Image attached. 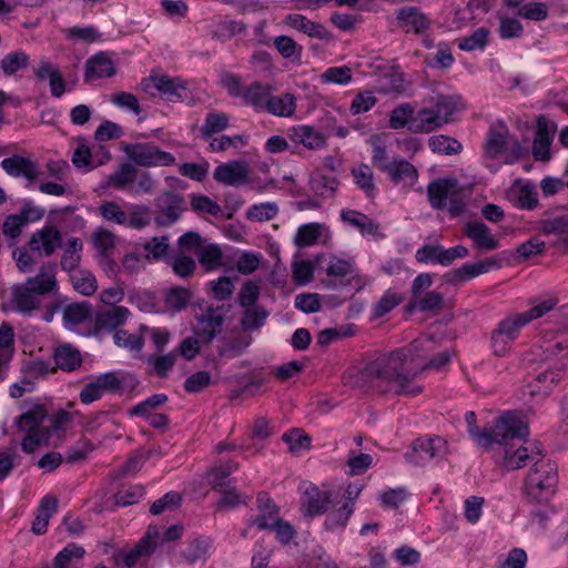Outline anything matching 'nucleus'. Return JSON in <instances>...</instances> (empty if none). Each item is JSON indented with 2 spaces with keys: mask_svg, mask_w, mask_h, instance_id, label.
<instances>
[{
  "mask_svg": "<svg viewBox=\"0 0 568 568\" xmlns=\"http://www.w3.org/2000/svg\"><path fill=\"white\" fill-rule=\"evenodd\" d=\"M542 456V450L538 443H534L530 447L520 446L515 450L506 446L504 466L507 470L520 469L527 466L528 462H532L534 465L535 460Z\"/></svg>",
  "mask_w": 568,
  "mask_h": 568,
  "instance_id": "nucleus-9",
  "label": "nucleus"
},
{
  "mask_svg": "<svg viewBox=\"0 0 568 568\" xmlns=\"http://www.w3.org/2000/svg\"><path fill=\"white\" fill-rule=\"evenodd\" d=\"M354 273H355V266H354L353 261L344 260V258L336 257V256H334L332 258V261L329 262V264L326 268V274L329 277L343 278L346 276H351L345 283H343L344 285H347L351 283V280L354 277Z\"/></svg>",
  "mask_w": 568,
  "mask_h": 568,
  "instance_id": "nucleus-46",
  "label": "nucleus"
},
{
  "mask_svg": "<svg viewBox=\"0 0 568 568\" xmlns=\"http://www.w3.org/2000/svg\"><path fill=\"white\" fill-rule=\"evenodd\" d=\"M323 224L312 222L303 224L297 229L294 243L297 247H306L317 243L321 237Z\"/></svg>",
  "mask_w": 568,
  "mask_h": 568,
  "instance_id": "nucleus-37",
  "label": "nucleus"
},
{
  "mask_svg": "<svg viewBox=\"0 0 568 568\" xmlns=\"http://www.w3.org/2000/svg\"><path fill=\"white\" fill-rule=\"evenodd\" d=\"M353 79L352 69L347 65L331 67L321 74L322 82L334 83L338 85L348 84Z\"/></svg>",
  "mask_w": 568,
  "mask_h": 568,
  "instance_id": "nucleus-61",
  "label": "nucleus"
},
{
  "mask_svg": "<svg viewBox=\"0 0 568 568\" xmlns=\"http://www.w3.org/2000/svg\"><path fill=\"white\" fill-rule=\"evenodd\" d=\"M562 374L564 372L561 368H552L550 366H547L542 371L536 373L534 376V382L541 384V386L529 384L528 387L530 388V395L534 396L536 394H549L552 385L561 379Z\"/></svg>",
  "mask_w": 568,
  "mask_h": 568,
  "instance_id": "nucleus-25",
  "label": "nucleus"
},
{
  "mask_svg": "<svg viewBox=\"0 0 568 568\" xmlns=\"http://www.w3.org/2000/svg\"><path fill=\"white\" fill-rule=\"evenodd\" d=\"M382 172H386L396 184L406 179L413 184L418 178L416 168L406 160L392 161L389 164H383Z\"/></svg>",
  "mask_w": 568,
  "mask_h": 568,
  "instance_id": "nucleus-24",
  "label": "nucleus"
},
{
  "mask_svg": "<svg viewBox=\"0 0 568 568\" xmlns=\"http://www.w3.org/2000/svg\"><path fill=\"white\" fill-rule=\"evenodd\" d=\"M129 315V310L124 306L113 305L111 308L98 312L94 318L93 335H98L102 329L113 331L124 324Z\"/></svg>",
  "mask_w": 568,
  "mask_h": 568,
  "instance_id": "nucleus-15",
  "label": "nucleus"
},
{
  "mask_svg": "<svg viewBox=\"0 0 568 568\" xmlns=\"http://www.w3.org/2000/svg\"><path fill=\"white\" fill-rule=\"evenodd\" d=\"M435 109L442 115L446 123L449 122L450 116L460 110L465 109V103L459 94H438L434 104Z\"/></svg>",
  "mask_w": 568,
  "mask_h": 568,
  "instance_id": "nucleus-30",
  "label": "nucleus"
},
{
  "mask_svg": "<svg viewBox=\"0 0 568 568\" xmlns=\"http://www.w3.org/2000/svg\"><path fill=\"white\" fill-rule=\"evenodd\" d=\"M447 453L448 445L446 439L443 437H419L412 443L409 449L405 453L404 458L408 464L414 466H424L432 459H444Z\"/></svg>",
  "mask_w": 568,
  "mask_h": 568,
  "instance_id": "nucleus-3",
  "label": "nucleus"
},
{
  "mask_svg": "<svg viewBox=\"0 0 568 568\" xmlns=\"http://www.w3.org/2000/svg\"><path fill=\"white\" fill-rule=\"evenodd\" d=\"M192 297V292L182 286H173L165 294L166 306L175 312L184 310Z\"/></svg>",
  "mask_w": 568,
  "mask_h": 568,
  "instance_id": "nucleus-43",
  "label": "nucleus"
},
{
  "mask_svg": "<svg viewBox=\"0 0 568 568\" xmlns=\"http://www.w3.org/2000/svg\"><path fill=\"white\" fill-rule=\"evenodd\" d=\"M93 314L92 304L88 301L71 303L63 308V323L73 327L90 320Z\"/></svg>",
  "mask_w": 568,
  "mask_h": 568,
  "instance_id": "nucleus-23",
  "label": "nucleus"
},
{
  "mask_svg": "<svg viewBox=\"0 0 568 568\" xmlns=\"http://www.w3.org/2000/svg\"><path fill=\"white\" fill-rule=\"evenodd\" d=\"M33 294L34 292L29 286L13 290V302L19 312L27 313L39 308L40 302Z\"/></svg>",
  "mask_w": 568,
  "mask_h": 568,
  "instance_id": "nucleus-42",
  "label": "nucleus"
},
{
  "mask_svg": "<svg viewBox=\"0 0 568 568\" xmlns=\"http://www.w3.org/2000/svg\"><path fill=\"white\" fill-rule=\"evenodd\" d=\"M196 257L205 271L211 272L222 265L223 252L217 244H209L196 251Z\"/></svg>",
  "mask_w": 568,
  "mask_h": 568,
  "instance_id": "nucleus-36",
  "label": "nucleus"
},
{
  "mask_svg": "<svg viewBox=\"0 0 568 568\" xmlns=\"http://www.w3.org/2000/svg\"><path fill=\"white\" fill-rule=\"evenodd\" d=\"M377 362L381 379L395 382L406 372L407 354L404 349L398 348L386 356L377 358Z\"/></svg>",
  "mask_w": 568,
  "mask_h": 568,
  "instance_id": "nucleus-11",
  "label": "nucleus"
},
{
  "mask_svg": "<svg viewBox=\"0 0 568 568\" xmlns=\"http://www.w3.org/2000/svg\"><path fill=\"white\" fill-rule=\"evenodd\" d=\"M148 81H151L153 87L168 101L175 102L186 97L187 89L179 78H171L168 74L150 75V78L143 79L142 81L144 90L149 88V85L145 84Z\"/></svg>",
  "mask_w": 568,
  "mask_h": 568,
  "instance_id": "nucleus-7",
  "label": "nucleus"
},
{
  "mask_svg": "<svg viewBox=\"0 0 568 568\" xmlns=\"http://www.w3.org/2000/svg\"><path fill=\"white\" fill-rule=\"evenodd\" d=\"M83 243L79 237H71L68 241L64 253L61 257L60 265L63 271L70 272L77 268L81 262Z\"/></svg>",
  "mask_w": 568,
  "mask_h": 568,
  "instance_id": "nucleus-38",
  "label": "nucleus"
},
{
  "mask_svg": "<svg viewBox=\"0 0 568 568\" xmlns=\"http://www.w3.org/2000/svg\"><path fill=\"white\" fill-rule=\"evenodd\" d=\"M353 506L346 501L338 509L329 513L325 520L324 527L326 530H334L336 528H344L353 514Z\"/></svg>",
  "mask_w": 568,
  "mask_h": 568,
  "instance_id": "nucleus-47",
  "label": "nucleus"
},
{
  "mask_svg": "<svg viewBox=\"0 0 568 568\" xmlns=\"http://www.w3.org/2000/svg\"><path fill=\"white\" fill-rule=\"evenodd\" d=\"M28 64L29 55L23 51L10 52L1 60V68L6 75H12L17 71L27 68Z\"/></svg>",
  "mask_w": 568,
  "mask_h": 568,
  "instance_id": "nucleus-51",
  "label": "nucleus"
},
{
  "mask_svg": "<svg viewBox=\"0 0 568 568\" xmlns=\"http://www.w3.org/2000/svg\"><path fill=\"white\" fill-rule=\"evenodd\" d=\"M403 302V296L398 293L386 291L379 301L374 305L373 314L375 317H383Z\"/></svg>",
  "mask_w": 568,
  "mask_h": 568,
  "instance_id": "nucleus-64",
  "label": "nucleus"
},
{
  "mask_svg": "<svg viewBox=\"0 0 568 568\" xmlns=\"http://www.w3.org/2000/svg\"><path fill=\"white\" fill-rule=\"evenodd\" d=\"M169 400V397L166 394L158 393L153 394L146 399L140 402L135 406H133L129 410L130 416H144L146 414L152 413L153 409H156L161 405L165 404Z\"/></svg>",
  "mask_w": 568,
  "mask_h": 568,
  "instance_id": "nucleus-53",
  "label": "nucleus"
},
{
  "mask_svg": "<svg viewBox=\"0 0 568 568\" xmlns=\"http://www.w3.org/2000/svg\"><path fill=\"white\" fill-rule=\"evenodd\" d=\"M53 359L55 363L53 367L63 372H74L83 362L81 352L71 344L57 346L53 352Z\"/></svg>",
  "mask_w": 568,
  "mask_h": 568,
  "instance_id": "nucleus-19",
  "label": "nucleus"
},
{
  "mask_svg": "<svg viewBox=\"0 0 568 568\" xmlns=\"http://www.w3.org/2000/svg\"><path fill=\"white\" fill-rule=\"evenodd\" d=\"M48 409L44 404L32 406L14 419V426L27 434L33 433L48 418Z\"/></svg>",
  "mask_w": 568,
  "mask_h": 568,
  "instance_id": "nucleus-20",
  "label": "nucleus"
},
{
  "mask_svg": "<svg viewBox=\"0 0 568 568\" xmlns=\"http://www.w3.org/2000/svg\"><path fill=\"white\" fill-rule=\"evenodd\" d=\"M526 325L527 320L520 313L515 317H507L500 321L495 329L498 331V334L507 336L506 338L515 341L519 331Z\"/></svg>",
  "mask_w": 568,
  "mask_h": 568,
  "instance_id": "nucleus-54",
  "label": "nucleus"
},
{
  "mask_svg": "<svg viewBox=\"0 0 568 568\" xmlns=\"http://www.w3.org/2000/svg\"><path fill=\"white\" fill-rule=\"evenodd\" d=\"M558 484V466L555 462L542 456L535 460L525 480L529 497L538 503L547 501L555 493Z\"/></svg>",
  "mask_w": 568,
  "mask_h": 568,
  "instance_id": "nucleus-2",
  "label": "nucleus"
},
{
  "mask_svg": "<svg viewBox=\"0 0 568 568\" xmlns=\"http://www.w3.org/2000/svg\"><path fill=\"white\" fill-rule=\"evenodd\" d=\"M265 381L266 378L262 374V368L252 371L248 374L247 382H245L243 386L231 392L230 399L235 400L236 398L245 395H254L253 389L260 388Z\"/></svg>",
  "mask_w": 568,
  "mask_h": 568,
  "instance_id": "nucleus-50",
  "label": "nucleus"
},
{
  "mask_svg": "<svg viewBox=\"0 0 568 568\" xmlns=\"http://www.w3.org/2000/svg\"><path fill=\"white\" fill-rule=\"evenodd\" d=\"M58 510V499L54 496H44L37 509L38 514L32 521L31 531L34 535H43L48 530L50 517Z\"/></svg>",
  "mask_w": 568,
  "mask_h": 568,
  "instance_id": "nucleus-21",
  "label": "nucleus"
},
{
  "mask_svg": "<svg viewBox=\"0 0 568 568\" xmlns=\"http://www.w3.org/2000/svg\"><path fill=\"white\" fill-rule=\"evenodd\" d=\"M260 297L258 282L254 280L246 281L237 294V304L242 307L254 306Z\"/></svg>",
  "mask_w": 568,
  "mask_h": 568,
  "instance_id": "nucleus-63",
  "label": "nucleus"
},
{
  "mask_svg": "<svg viewBox=\"0 0 568 568\" xmlns=\"http://www.w3.org/2000/svg\"><path fill=\"white\" fill-rule=\"evenodd\" d=\"M282 440L288 445V452L297 454L300 450H307L311 448L312 438L302 428H291L282 435Z\"/></svg>",
  "mask_w": 568,
  "mask_h": 568,
  "instance_id": "nucleus-35",
  "label": "nucleus"
},
{
  "mask_svg": "<svg viewBox=\"0 0 568 568\" xmlns=\"http://www.w3.org/2000/svg\"><path fill=\"white\" fill-rule=\"evenodd\" d=\"M270 97V90L264 87L261 82H253L242 93L244 103L252 105L255 109H265V103Z\"/></svg>",
  "mask_w": 568,
  "mask_h": 568,
  "instance_id": "nucleus-39",
  "label": "nucleus"
},
{
  "mask_svg": "<svg viewBox=\"0 0 568 568\" xmlns=\"http://www.w3.org/2000/svg\"><path fill=\"white\" fill-rule=\"evenodd\" d=\"M288 138L311 150L320 149L326 143V138L310 125H298L290 129Z\"/></svg>",
  "mask_w": 568,
  "mask_h": 568,
  "instance_id": "nucleus-22",
  "label": "nucleus"
},
{
  "mask_svg": "<svg viewBox=\"0 0 568 568\" xmlns=\"http://www.w3.org/2000/svg\"><path fill=\"white\" fill-rule=\"evenodd\" d=\"M257 509L260 514L252 519L251 525L261 530L270 529L274 521L280 520V508L266 491L257 494Z\"/></svg>",
  "mask_w": 568,
  "mask_h": 568,
  "instance_id": "nucleus-13",
  "label": "nucleus"
},
{
  "mask_svg": "<svg viewBox=\"0 0 568 568\" xmlns=\"http://www.w3.org/2000/svg\"><path fill=\"white\" fill-rule=\"evenodd\" d=\"M481 275L478 263H465L458 268H453L443 275L446 283L457 286Z\"/></svg>",
  "mask_w": 568,
  "mask_h": 568,
  "instance_id": "nucleus-32",
  "label": "nucleus"
},
{
  "mask_svg": "<svg viewBox=\"0 0 568 568\" xmlns=\"http://www.w3.org/2000/svg\"><path fill=\"white\" fill-rule=\"evenodd\" d=\"M355 184L365 192L367 197H374L375 184L373 182V172L367 164H362L358 169H352Z\"/></svg>",
  "mask_w": 568,
  "mask_h": 568,
  "instance_id": "nucleus-49",
  "label": "nucleus"
},
{
  "mask_svg": "<svg viewBox=\"0 0 568 568\" xmlns=\"http://www.w3.org/2000/svg\"><path fill=\"white\" fill-rule=\"evenodd\" d=\"M122 149L128 158L140 166H170L175 163L172 153L162 151L152 143H124Z\"/></svg>",
  "mask_w": 568,
  "mask_h": 568,
  "instance_id": "nucleus-4",
  "label": "nucleus"
},
{
  "mask_svg": "<svg viewBox=\"0 0 568 568\" xmlns=\"http://www.w3.org/2000/svg\"><path fill=\"white\" fill-rule=\"evenodd\" d=\"M292 277L297 286H304L314 278V265L311 261L302 260L292 264Z\"/></svg>",
  "mask_w": 568,
  "mask_h": 568,
  "instance_id": "nucleus-59",
  "label": "nucleus"
},
{
  "mask_svg": "<svg viewBox=\"0 0 568 568\" xmlns=\"http://www.w3.org/2000/svg\"><path fill=\"white\" fill-rule=\"evenodd\" d=\"M465 422L470 438L485 449H489L494 444L508 445L509 439H524L529 435L528 424L511 412L496 418L489 428H479L476 414L471 410L465 414Z\"/></svg>",
  "mask_w": 568,
  "mask_h": 568,
  "instance_id": "nucleus-1",
  "label": "nucleus"
},
{
  "mask_svg": "<svg viewBox=\"0 0 568 568\" xmlns=\"http://www.w3.org/2000/svg\"><path fill=\"white\" fill-rule=\"evenodd\" d=\"M212 384L211 374L206 371H197L190 375L183 384L187 393L200 394Z\"/></svg>",
  "mask_w": 568,
  "mask_h": 568,
  "instance_id": "nucleus-62",
  "label": "nucleus"
},
{
  "mask_svg": "<svg viewBox=\"0 0 568 568\" xmlns=\"http://www.w3.org/2000/svg\"><path fill=\"white\" fill-rule=\"evenodd\" d=\"M0 165L8 175L22 176L30 182L36 181L40 174L36 162L19 154L3 159Z\"/></svg>",
  "mask_w": 568,
  "mask_h": 568,
  "instance_id": "nucleus-10",
  "label": "nucleus"
},
{
  "mask_svg": "<svg viewBox=\"0 0 568 568\" xmlns=\"http://www.w3.org/2000/svg\"><path fill=\"white\" fill-rule=\"evenodd\" d=\"M464 234L474 241V246L479 251H494L499 247V241L490 234V229L481 221L467 222Z\"/></svg>",
  "mask_w": 568,
  "mask_h": 568,
  "instance_id": "nucleus-12",
  "label": "nucleus"
},
{
  "mask_svg": "<svg viewBox=\"0 0 568 568\" xmlns=\"http://www.w3.org/2000/svg\"><path fill=\"white\" fill-rule=\"evenodd\" d=\"M501 126L504 131L490 129L487 133L485 153L493 160L497 159L507 150L506 134L508 133V129L504 124H501Z\"/></svg>",
  "mask_w": 568,
  "mask_h": 568,
  "instance_id": "nucleus-31",
  "label": "nucleus"
},
{
  "mask_svg": "<svg viewBox=\"0 0 568 568\" xmlns=\"http://www.w3.org/2000/svg\"><path fill=\"white\" fill-rule=\"evenodd\" d=\"M136 170L129 163L120 164L119 169L108 176V181L102 184V187L113 185L115 189H123L135 179Z\"/></svg>",
  "mask_w": 568,
  "mask_h": 568,
  "instance_id": "nucleus-44",
  "label": "nucleus"
},
{
  "mask_svg": "<svg viewBox=\"0 0 568 568\" xmlns=\"http://www.w3.org/2000/svg\"><path fill=\"white\" fill-rule=\"evenodd\" d=\"M168 263L172 266L175 275L182 278H190L194 275L196 263L193 257L178 253Z\"/></svg>",
  "mask_w": 568,
  "mask_h": 568,
  "instance_id": "nucleus-48",
  "label": "nucleus"
},
{
  "mask_svg": "<svg viewBox=\"0 0 568 568\" xmlns=\"http://www.w3.org/2000/svg\"><path fill=\"white\" fill-rule=\"evenodd\" d=\"M230 126V116L224 112L211 111L205 115L201 128V138L209 140L213 134L224 131Z\"/></svg>",
  "mask_w": 568,
  "mask_h": 568,
  "instance_id": "nucleus-29",
  "label": "nucleus"
},
{
  "mask_svg": "<svg viewBox=\"0 0 568 568\" xmlns=\"http://www.w3.org/2000/svg\"><path fill=\"white\" fill-rule=\"evenodd\" d=\"M419 375V371H406L398 379L395 394L396 395H407V396H417L419 395L424 387L420 385L410 386L413 381Z\"/></svg>",
  "mask_w": 568,
  "mask_h": 568,
  "instance_id": "nucleus-55",
  "label": "nucleus"
},
{
  "mask_svg": "<svg viewBox=\"0 0 568 568\" xmlns=\"http://www.w3.org/2000/svg\"><path fill=\"white\" fill-rule=\"evenodd\" d=\"M145 489L142 485H132L126 489H121L114 495V504L119 507H126L140 501L144 496Z\"/></svg>",
  "mask_w": 568,
  "mask_h": 568,
  "instance_id": "nucleus-60",
  "label": "nucleus"
},
{
  "mask_svg": "<svg viewBox=\"0 0 568 568\" xmlns=\"http://www.w3.org/2000/svg\"><path fill=\"white\" fill-rule=\"evenodd\" d=\"M489 36L490 30L485 27H480L471 34L458 39V48L468 52L476 50L483 51L489 43Z\"/></svg>",
  "mask_w": 568,
  "mask_h": 568,
  "instance_id": "nucleus-34",
  "label": "nucleus"
},
{
  "mask_svg": "<svg viewBox=\"0 0 568 568\" xmlns=\"http://www.w3.org/2000/svg\"><path fill=\"white\" fill-rule=\"evenodd\" d=\"M224 345L219 347L217 355L220 357L234 358L240 356L246 347L251 344L252 338L250 336L239 335L233 338H224Z\"/></svg>",
  "mask_w": 568,
  "mask_h": 568,
  "instance_id": "nucleus-45",
  "label": "nucleus"
},
{
  "mask_svg": "<svg viewBox=\"0 0 568 568\" xmlns=\"http://www.w3.org/2000/svg\"><path fill=\"white\" fill-rule=\"evenodd\" d=\"M278 213L276 203L264 202L254 204L246 211V217L251 221L265 222L273 220Z\"/></svg>",
  "mask_w": 568,
  "mask_h": 568,
  "instance_id": "nucleus-52",
  "label": "nucleus"
},
{
  "mask_svg": "<svg viewBox=\"0 0 568 568\" xmlns=\"http://www.w3.org/2000/svg\"><path fill=\"white\" fill-rule=\"evenodd\" d=\"M428 146L434 153L446 155L458 154L463 150L462 143L447 135H434L428 140Z\"/></svg>",
  "mask_w": 568,
  "mask_h": 568,
  "instance_id": "nucleus-40",
  "label": "nucleus"
},
{
  "mask_svg": "<svg viewBox=\"0 0 568 568\" xmlns=\"http://www.w3.org/2000/svg\"><path fill=\"white\" fill-rule=\"evenodd\" d=\"M268 312L263 306L254 305L245 307L241 318V325L244 331L257 329L265 324Z\"/></svg>",
  "mask_w": 568,
  "mask_h": 568,
  "instance_id": "nucleus-41",
  "label": "nucleus"
},
{
  "mask_svg": "<svg viewBox=\"0 0 568 568\" xmlns=\"http://www.w3.org/2000/svg\"><path fill=\"white\" fill-rule=\"evenodd\" d=\"M276 50L284 59L300 64L302 61L303 47L288 36H278L273 41Z\"/></svg>",
  "mask_w": 568,
  "mask_h": 568,
  "instance_id": "nucleus-33",
  "label": "nucleus"
},
{
  "mask_svg": "<svg viewBox=\"0 0 568 568\" xmlns=\"http://www.w3.org/2000/svg\"><path fill=\"white\" fill-rule=\"evenodd\" d=\"M182 495L179 491L171 490L163 495L161 498L156 499L150 507V513L152 515H160L165 510H173L180 507L182 503Z\"/></svg>",
  "mask_w": 568,
  "mask_h": 568,
  "instance_id": "nucleus-57",
  "label": "nucleus"
},
{
  "mask_svg": "<svg viewBox=\"0 0 568 568\" xmlns=\"http://www.w3.org/2000/svg\"><path fill=\"white\" fill-rule=\"evenodd\" d=\"M296 109V99L292 93L283 95H271L265 103V110L277 116H292Z\"/></svg>",
  "mask_w": 568,
  "mask_h": 568,
  "instance_id": "nucleus-28",
  "label": "nucleus"
},
{
  "mask_svg": "<svg viewBox=\"0 0 568 568\" xmlns=\"http://www.w3.org/2000/svg\"><path fill=\"white\" fill-rule=\"evenodd\" d=\"M27 284L34 294L44 295L57 286V281L53 274H47L42 268L37 276L29 277Z\"/></svg>",
  "mask_w": 568,
  "mask_h": 568,
  "instance_id": "nucleus-56",
  "label": "nucleus"
},
{
  "mask_svg": "<svg viewBox=\"0 0 568 568\" xmlns=\"http://www.w3.org/2000/svg\"><path fill=\"white\" fill-rule=\"evenodd\" d=\"M305 496L307 498V514L311 517L324 514L332 501L331 491L321 490L316 486H312L308 489H306Z\"/></svg>",
  "mask_w": 568,
  "mask_h": 568,
  "instance_id": "nucleus-27",
  "label": "nucleus"
},
{
  "mask_svg": "<svg viewBox=\"0 0 568 568\" xmlns=\"http://www.w3.org/2000/svg\"><path fill=\"white\" fill-rule=\"evenodd\" d=\"M159 214L154 222L160 227H166L180 220L181 213L185 210L183 195L173 191H165L155 200Z\"/></svg>",
  "mask_w": 568,
  "mask_h": 568,
  "instance_id": "nucleus-5",
  "label": "nucleus"
},
{
  "mask_svg": "<svg viewBox=\"0 0 568 568\" xmlns=\"http://www.w3.org/2000/svg\"><path fill=\"white\" fill-rule=\"evenodd\" d=\"M61 242L60 231L53 225H47L31 236L29 246L32 251L40 252V244H42L44 255L51 256Z\"/></svg>",
  "mask_w": 568,
  "mask_h": 568,
  "instance_id": "nucleus-16",
  "label": "nucleus"
},
{
  "mask_svg": "<svg viewBox=\"0 0 568 568\" xmlns=\"http://www.w3.org/2000/svg\"><path fill=\"white\" fill-rule=\"evenodd\" d=\"M248 164L244 160H231L225 163L219 164L214 172L213 179L225 185L239 186L245 182H254L255 179H250Z\"/></svg>",
  "mask_w": 568,
  "mask_h": 568,
  "instance_id": "nucleus-6",
  "label": "nucleus"
},
{
  "mask_svg": "<svg viewBox=\"0 0 568 568\" xmlns=\"http://www.w3.org/2000/svg\"><path fill=\"white\" fill-rule=\"evenodd\" d=\"M286 23L307 34L308 37L320 40L332 41L334 36L322 23L308 20L306 17L298 13H291L286 17Z\"/></svg>",
  "mask_w": 568,
  "mask_h": 568,
  "instance_id": "nucleus-17",
  "label": "nucleus"
},
{
  "mask_svg": "<svg viewBox=\"0 0 568 568\" xmlns=\"http://www.w3.org/2000/svg\"><path fill=\"white\" fill-rule=\"evenodd\" d=\"M116 73L112 59L106 52H99L85 61L84 82L93 79L111 78Z\"/></svg>",
  "mask_w": 568,
  "mask_h": 568,
  "instance_id": "nucleus-14",
  "label": "nucleus"
},
{
  "mask_svg": "<svg viewBox=\"0 0 568 568\" xmlns=\"http://www.w3.org/2000/svg\"><path fill=\"white\" fill-rule=\"evenodd\" d=\"M339 182L335 176L323 174L320 170L314 171L310 176V187L316 196L334 197Z\"/></svg>",
  "mask_w": 568,
  "mask_h": 568,
  "instance_id": "nucleus-26",
  "label": "nucleus"
},
{
  "mask_svg": "<svg viewBox=\"0 0 568 568\" xmlns=\"http://www.w3.org/2000/svg\"><path fill=\"white\" fill-rule=\"evenodd\" d=\"M84 554L85 550L82 546H79L74 542H70L55 555L52 565H54L55 568H70L71 559H81L84 556Z\"/></svg>",
  "mask_w": 568,
  "mask_h": 568,
  "instance_id": "nucleus-58",
  "label": "nucleus"
},
{
  "mask_svg": "<svg viewBox=\"0 0 568 568\" xmlns=\"http://www.w3.org/2000/svg\"><path fill=\"white\" fill-rule=\"evenodd\" d=\"M458 187L456 178H444L432 181L427 186V196L430 206L435 210L447 207V200Z\"/></svg>",
  "mask_w": 568,
  "mask_h": 568,
  "instance_id": "nucleus-8",
  "label": "nucleus"
},
{
  "mask_svg": "<svg viewBox=\"0 0 568 568\" xmlns=\"http://www.w3.org/2000/svg\"><path fill=\"white\" fill-rule=\"evenodd\" d=\"M396 20L399 27L409 26L416 34H423L430 28V20L418 7H402L396 12Z\"/></svg>",
  "mask_w": 568,
  "mask_h": 568,
  "instance_id": "nucleus-18",
  "label": "nucleus"
}]
</instances>
